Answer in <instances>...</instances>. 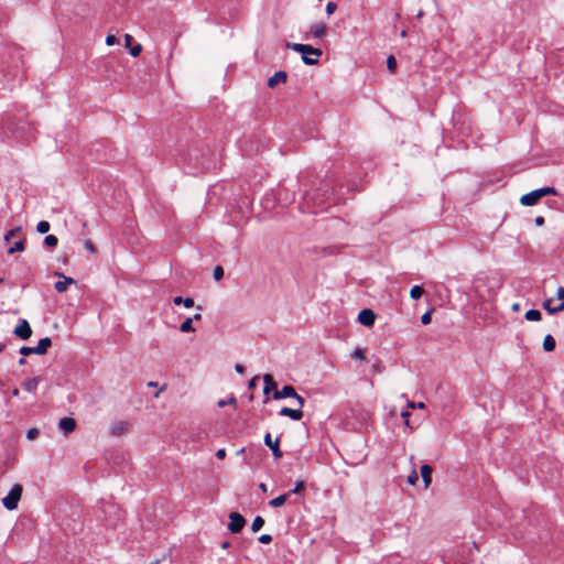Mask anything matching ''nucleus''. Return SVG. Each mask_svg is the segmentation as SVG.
<instances>
[{
  "label": "nucleus",
  "mask_w": 564,
  "mask_h": 564,
  "mask_svg": "<svg viewBox=\"0 0 564 564\" xmlns=\"http://www.w3.org/2000/svg\"><path fill=\"white\" fill-rule=\"evenodd\" d=\"M406 35V32L405 31H402L401 32V36H405Z\"/></svg>",
  "instance_id": "obj_62"
},
{
  "label": "nucleus",
  "mask_w": 564,
  "mask_h": 564,
  "mask_svg": "<svg viewBox=\"0 0 564 564\" xmlns=\"http://www.w3.org/2000/svg\"><path fill=\"white\" fill-rule=\"evenodd\" d=\"M258 541L261 543V544H269L272 542V536L270 534H261L259 538H258Z\"/></svg>",
  "instance_id": "obj_36"
},
{
  "label": "nucleus",
  "mask_w": 564,
  "mask_h": 564,
  "mask_svg": "<svg viewBox=\"0 0 564 564\" xmlns=\"http://www.w3.org/2000/svg\"><path fill=\"white\" fill-rule=\"evenodd\" d=\"M409 406L412 409H415V408L422 409V408H424V403L423 402H419V403L410 402Z\"/></svg>",
  "instance_id": "obj_47"
},
{
  "label": "nucleus",
  "mask_w": 564,
  "mask_h": 564,
  "mask_svg": "<svg viewBox=\"0 0 564 564\" xmlns=\"http://www.w3.org/2000/svg\"><path fill=\"white\" fill-rule=\"evenodd\" d=\"M336 9H337V4H336L335 2H332V1H330V2H328V3L326 4V13H327L328 15L333 14V13L335 12V10H336Z\"/></svg>",
  "instance_id": "obj_38"
},
{
  "label": "nucleus",
  "mask_w": 564,
  "mask_h": 564,
  "mask_svg": "<svg viewBox=\"0 0 564 564\" xmlns=\"http://www.w3.org/2000/svg\"><path fill=\"white\" fill-rule=\"evenodd\" d=\"M512 308H513V311H518L519 310V304H513Z\"/></svg>",
  "instance_id": "obj_58"
},
{
  "label": "nucleus",
  "mask_w": 564,
  "mask_h": 564,
  "mask_svg": "<svg viewBox=\"0 0 564 564\" xmlns=\"http://www.w3.org/2000/svg\"><path fill=\"white\" fill-rule=\"evenodd\" d=\"M229 546H230V543L228 541H224L221 543V549H224V550L228 549Z\"/></svg>",
  "instance_id": "obj_53"
},
{
  "label": "nucleus",
  "mask_w": 564,
  "mask_h": 564,
  "mask_svg": "<svg viewBox=\"0 0 564 564\" xmlns=\"http://www.w3.org/2000/svg\"><path fill=\"white\" fill-rule=\"evenodd\" d=\"M51 346H52L51 338L44 337L39 340L36 346H33V347L22 346L20 348V354L23 356H29L31 354L44 355Z\"/></svg>",
  "instance_id": "obj_6"
},
{
  "label": "nucleus",
  "mask_w": 564,
  "mask_h": 564,
  "mask_svg": "<svg viewBox=\"0 0 564 564\" xmlns=\"http://www.w3.org/2000/svg\"><path fill=\"white\" fill-rule=\"evenodd\" d=\"M19 364H20V365H24V364H26V359H25L24 357L20 358Z\"/></svg>",
  "instance_id": "obj_55"
},
{
  "label": "nucleus",
  "mask_w": 564,
  "mask_h": 564,
  "mask_svg": "<svg viewBox=\"0 0 564 564\" xmlns=\"http://www.w3.org/2000/svg\"><path fill=\"white\" fill-rule=\"evenodd\" d=\"M547 195H557L556 188L546 186V187H541V188L534 189L530 193L522 195L520 198V203L523 206H534L538 204V202L542 197L547 196Z\"/></svg>",
  "instance_id": "obj_3"
},
{
  "label": "nucleus",
  "mask_w": 564,
  "mask_h": 564,
  "mask_svg": "<svg viewBox=\"0 0 564 564\" xmlns=\"http://www.w3.org/2000/svg\"><path fill=\"white\" fill-rule=\"evenodd\" d=\"M387 67L390 73H394L397 69V59L393 55H389L387 58Z\"/></svg>",
  "instance_id": "obj_30"
},
{
  "label": "nucleus",
  "mask_w": 564,
  "mask_h": 564,
  "mask_svg": "<svg viewBox=\"0 0 564 564\" xmlns=\"http://www.w3.org/2000/svg\"><path fill=\"white\" fill-rule=\"evenodd\" d=\"M58 426L65 434H69L76 429V421L73 417H63L59 420Z\"/></svg>",
  "instance_id": "obj_14"
},
{
  "label": "nucleus",
  "mask_w": 564,
  "mask_h": 564,
  "mask_svg": "<svg viewBox=\"0 0 564 564\" xmlns=\"http://www.w3.org/2000/svg\"><path fill=\"white\" fill-rule=\"evenodd\" d=\"M4 347H6L4 344L0 343V352L3 351Z\"/></svg>",
  "instance_id": "obj_59"
},
{
  "label": "nucleus",
  "mask_w": 564,
  "mask_h": 564,
  "mask_svg": "<svg viewBox=\"0 0 564 564\" xmlns=\"http://www.w3.org/2000/svg\"><path fill=\"white\" fill-rule=\"evenodd\" d=\"M263 525H264V519L260 516H257L251 523V530H252V532H258L259 530L262 529Z\"/></svg>",
  "instance_id": "obj_27"
},
{
  "label": "nucleus",
  "mask_w": 564,
  "mask_h": 564,
  "mask_svg": "<svg viewBox=\"0 0 564 564\" xmlns=\"http://www.w3.org/2000/svg\"><path fill=\"white\" fill-rule=\"evenodd\" d=\"M556 297L557 299H564V288L563 286H560L556 291Z\"/></svg>",
  "instance_id": "obj_46"
},
{
  "label": "nucleus",
  "mask_w": 564,
  "mask_h": 564,
  "mask_svg": "<svg viewBox=\"0 0 564 564\" xmlns=\"http://www.w3.org/2000/svg\"><path fill=\"white\" fill-rule=\"evenodd\" d=\"M173 303L175 305H181L183 304L186 308H191L194 306V300L192 297H185L183 299L182 296L177 295L173 299Z\"/></svg>",
  "instance_id": "obj_21"
},
{
  "label": "nucleus",
  "mask_w": 564,
  "mask_h": 564,
  "mask_svg": "<svg viewBox=\"0 0 564 564\" xmlns=\"http://www.w3.org/2000/svg\"><path fill=\"white\" fill-rule=\"evenodd\" d=\"M85 248L91 253L96 251L95 246L90 240L85 241Z\"/></svg>",
  "instance_id": "obj_43"
},
{
  "label": "nucleus",
  "mask_w": 564,
  "mask_h": 564,
  "mask_svg": "<svg viewBox=\"0 0 564 564\" xmlns=\"http://www.w3.org/2000/svg\"><path fill=\"white\" fill-rule=\"evenodd\" d=\"M13 334L23 340L29 339L32 335V328L29 322L24 318H20Z\"/></svg>",
  "instance_id": "obj_8"
},
{
  "label": "nucleus",
  "mask_w": 564,
  "mask_h": 564,
  "mask_svg": "<svg viewBox=\"0 0 564 564\" xmlns=\"http://www.w3.org/2000/svg\"><path fill=\"white\" fill-rule=\"evenodd\" d=\"M288 78V74L284 70H279L274 73L268 80V86L270 88H274L279 83H285Z\"/></svg>",
  "instance_id": "obj_16"
},
{
  "label": "nucleus",
  "mask_w": 564,
  "mask_h": 564,
  "mask_svg": "<svg viewBox=\"0 0 564 564\" xmlns=\"http://www.w3.org/2000/svg\"><path fill=\"white\" fill-rule=\"evenodd\" d=\"M293 395H296V391H295L294 387L289 386V384L282 387L281 390H275L273 392L274 400L292 398Z\"/></svg>",
  "instance_id": "obj_12"
},
{
  "label": "nucleus",
  "mask_w": 564,
  "mask_h": 564,
  "mask_svg": "<svg viewBox=\"0 0 564 564\" xmlns=\"http://www.w3.org/2000/svg\"><path fill=\"white\" fill-rule=\"evenodd\" d=\"M213 276L216 281H219L224 276V269L220 265H216L213 271Z\"/></svg>",
  "instance_id": "obj_32"
},
{
  "label": "nucleus",
  "mask_w": 564,
  "mask_h": 564,
  "mask_svg": "<svg viewBox=\"0 0 564 564\" xmlns=\"http://www.w3.org/2000/svg\"><path fill=\"white\" fill-rule=\"evenodd\" d=\"M286 47L301 53L302 61L306 65H316L318 63V57L322 55V51L319 48L313 47L308 44L286 43Z\"/></svg>",
  "instance_id": "obj_2"
},
{
  "label": "nucleus",
  "mask_w": 564,
  "mask_h": 564,
  "mask_svg": "<svg viewBox=\"0 0 564 564\" xmlns=\"http://www.w3.org/2000/svg\"><path fill=\"white\" fill-rule=\"evenodd\" d=\"M401 416L405 420V425H409V416H410V412L409 411H402L401 412Z\"/></svg>",
  "instance_id": "obj_50"
},
{
  "label": "nucleus",
  "mask_w": 564,
  "mask_h": 564,
  "mask_svg": "<svg viewBox=\"0 0 564 564\" xmlns=\"http://www.w3.org/2000/svg\"><path fill=\"white\" fill-rule=\"evenodd\" d=\"M21 226H18L15 228H12L7 231L4 235V241L7 242L8 247V253L13 254L15 252H22L25 249V238H21L17 240L12 246H10L11 238L19 231H21Z\"/></svg>",
  "instance_id": "obj_5"
},
{
  "label": "nucleus",
  "mask_w": 564,
  "mask_h": 564,
  "mask_svg": "<svg viewBox=\"0 0 564 564\" xmlns=\"http://www.w3.org/2000/svg\"><path fill=\"white\" fill-rule=\"evenodd\" d=\"M245 452V448H241L237 452L238 455H242V453Z\"/></svg>",
  "instance_id": "obj_60"
},
{
  "label": "nucleus",
  "mask_w": 564,
  "mask_h": 564,
  "mask_svg": "<svg viewBox=\"0 0 564 564\" xmlns=\"http://www.w3.org/2000/svg\"><path fill=\"white\" fill-rule=\"evenodd\" d=\"M216 457L218 459H224L226 457V449L225 448H219L217 452H216Z\"/></svg>",
  "instance_id": "obj_44"
},
{
  "label": "nucleus",
  "mask_w": 564,
  "mask_h": 564,
  "mask_svg": "<svg viewBox=\"0 0 564 564\" xmlns=\"http://www.w3.org/2000/svg\"><path fill=\"white\" fill-rule=\"evenodd\" d=\"M58 276H62L64 279L62 281H57L54 285L55 290L58 293L65 292L70 284L76 283V281L73 278L65 276L62 273H58Z\"/></svg>",
  "instance_id": "obj_15"
},
{
  "label": "nucleus",
  "mask_w": 564,
  "mask_h": 564,
  "mask_svg": "<svg viewBox=\"0 0 564 564\" xmlns=\"http://www.w3.org/2000/svg\"><path fill=\"white\" fill-rule=\"evenodd\" d=\"M279 414L281 416H288L293 421H300L303 417V411L301 409H291L288 406H283Z\"/></svg>",
  "instance_id": "obj_13"
},
{
  "label": "nucleus",
  "mask_w": 564,
  "mask_h": 564,
  "mask_svg": "<svg viewBox=\"0 0 564 564\" xmlns=\"http://www.w3.org/2000/svg\"><path fill=\"white\" fill-rule=\"evenodd\" d=\"M288 498H289V494L280 495V496L273 498L272 500H270L269 506L272 508H279L285 503Z\"/></svg>",
  "instance_id": "obj_22"
},
{
  "label": "nucleus",
  "mask_w": 564,
  "mask_h": 564,
  "mask_svg": "<svg viewBox=\"0 0 564 564\" xmlns=\"http://www.w3.org/2000/svg\"><path fill=\"white\" fill-rule=\"evenodd\" d=\"M142 51V46L140 44H137L134 45L133 47L130 48V54L133 56V57H137L140 55Z\"/></svg>",
  "instance_id": "obj_37"
},
{
  "label": "nucleus",
  "mask_w": 564,
  "mask_h": 564,
  "mask_svg": "<svg viewBox=\"0 0 564 564\" xmlns=\"http://www.w3.org/2000/svg\"><path fill=\"white\" fill-rule=\"evenodd\" d=\"M235 370H236L238 373H240V375L245 373V367H243L242 365H240V364H237V365L235 366Z\"/></svg>",
  "instance_id": "obj_49"
},
{
  "label": "nucleus",
  "mask_w": 564,
  "mask_h": 564,
  "mask_svg": "<svg viewBox=\"0 0 564 564\" xmlns=\"http://www.w3.org/2000/svg\"><path fill=\"white\" fill-rule=\"evenodd\" d=\"M117 42H118V40L115 35H111V34L107 35V37H106L107 45L111 46V45L116 44Z\"/></svg>",
  "instance_id": "obj_41"
},
{
  "label": "nucleus",
  "mask_w": 564,
  "mask_h": 564,
  "mask_svg": "<svg viewBox=\"0 0 564 564\" xmlns=\"http://www.w3.org/2000/svg\"><path fill=\"white\" fill-rule=\"evenodd\" d=\"M2 281H3V280H2V278H0V283H1Z\"/></svg>",
  "instance_id": "obj_63"
},
{
  "label": "nucleus",
  "mask_w": 564,
  "mask_h": 564,
  "mask_svg": "<svg viewBox=\"0 0 564 564\" xmlns=\"http://www.w3.org/2000/svg\"><path fill=\"white\" fill-rule=\"evenodd\" d=\"M424 293V289L421 285H414L410 290V296L413 300H419Z\"/></svg>",
  "instance_id": "obj_28"
},
{
  "label": "nucleus",
  "mask_w": 564,
  "mask_h": 564,
  "mask_svg": "<svg viewBox=\"0 0 564 564\" xmlns=\"http://www.w3.org/2000/svg\"><path fill=\"white\" fill-rule=\"evenodd\" d=\"M50 228H51V225L46 220H41L36 225V231L39 234H46V232H48Z\"/></svg>",
  "instance_id": "obj_29"
},
{
  "label": "nucleus",
  "mask_w": 564,
  "mask_h": 564,
  "mask_svg": "<svg viewBox=\"0 0 564 564\" xmlns=\"http://www.w3.org/2000/svg\"><path fill=\"white\" fill-rule=\"evenodd\" d=\"M304 489H305V482H304V481H302V480H297V481L295 482L294 488H293V489H291L290 491H288L286 494H289V497H290L291 495H300V494H302V492L304 491Z\"/></svg>",
  "instance_id": "obj_26"
},
{
  "label": "nucleus",
  "mask_w": 564,
  "mask_h": 564,
  "mask_svg": "<svg viewBox=\"0 0 564 564\" xmlns=\"http://www.w3.org/2000/svg\"><path fill=\"white\" fill-rule=\"evenodd\" d=\"M552 302H553L552 299H547L543 302V307H544V310H546L547 313H549V310H555V306H552Z\"/></svg>",
  "instance_id": "obj_40"
},
{
  "label": "nucleus",
  "mask_w": 564,
  "mask_h": 564,
  "mask_svg": "<svg viewBox=\"0 0 564 564\" xmlns=\"http://www.w3.org/2000/svg\"><path fill=\"white\" fill-rule=\"evenodd\" d=\"M534 223L536 226H542L544 224V217H542V216L535 217Z\"/></svg>",
  "instance_id": "obj_48"
},
{
  "label": "nucleus",
  "mask_w": 564,
  "mask_h": 564,
  "mask_svg": "<svg viewBox=\"0 0 564 564\" xmlns=\"http://www.w3.org/2000/svg\"><path fill=\"white\" fill-rule=\"evenodd\" d=\"M226 404H228V401L220 400V401L218 402V406H219V408H223V406H225Z\"/></svg>",
  "instance_id": "obj_54"
},
{
  "label": "nucleus",
  "mask_w": 564,
  "mask_h": 564,
  "mask_svg": "<svg viewBox=\"0 0 564 564\" xmlns=\"http://www.w3.org/2000/svg\"><path fill=\"white\" fill-rule=\"evenodd\" d=\"M417 480H419V475H417V473H416L415 470H413V471L409 475V477H408V481H409V484L414 485Z\"/></svg>",
  "instance_id": "obj_39"
},
{
  "label": "nucleus",
  "mask_w": 564,
  "mask_h": 564,
  "mask_svg": "<svg viewBox=\"0 0 564 564\" xmlns=\"http://www.w3.org/2000/svg\"><path fill=\"white\" fill-rule=\"evenodd\" d=\"M39 379L37 378H31L23 382L22 387L28 392H34L37 388Z\"/></svg>",
  "instance_id": "obj_23"
},
{
  "label": "nucleus",
  "mask_w": 564,
  "mask_h": 564,
  "mask_svg": "<svg viewBox=\"0 0 564 564\" xmlns=\"http://www.w3.org/2000/svg\"><path fill=\"white\" fill-rule=\"evenodd\" d=\"M127 427H128L127 422L120 421V422L115 423L111 426L110 433L113 436H119V435L123 434L127 431Z\"/></svg>",
  "instance_id": "obj_19"
},
{
  "label": "nucleus",
  "mask_w": 564,
  "mask_h": 564,
  "mask_svg": "<svg viewBox=\"0 0 564 564\" xmlns=\"http://www.w3.org/2000/svg\"><path fill=\"white\" fill-rule=\"evenodd\" d=\"M292 398H294L296 400V402L299 403L300 406L304 405L305 399L302 395L296 393V395H293Z\"/></svg>",
  "instance_id": "obj_45"
},
{
  "label": "nucleus",
  "mask_w": 564,
  "mask_h": 564,
  "mask_svg": "<svg viewBox=\"0 0 564 564\" xmlns=\"http://www.w3.org/2000/svg\"><path fill=\"white\" fill-rule=\"evenodd\" d=\"M357 319L364 326H372L376 319V314L370 308H364L359 312Z\"/></svg>",
  "instance_id": "obj_10"
},
{
  "label": "nucleus",
  "mask_w": 564,
  "mask_h": 564,
  "mask_svg": "<svg viewBox=\"0 0 564 564\" xmlns=\"http://www.w3.org/2000/svg\"><path fill=\"white\" fill-rule=\"evenodd\" d=\"M310 29L316 39H323L327 33V26L325 23H314Z\"/></svg>",
  "instance_id": "obj_17"
},
{
  "label": "nucleus",
  "mask_w": 564,
  "mask_h": 564,
  "mask_svg": "<svg viewBox=\"0 0 564 564\" xmlns=\"http://www.w3.org/2000/svg\"><path fill=\"white\" fill-rule=\"evenodd\" d=\"M132 37L130 35H126V41L129 42Z\"/></svg>",
  "instance_id": "obj_61"
},
{
  "label": "nucleus",
  "mask_w": 564,
  "mask_h": 564,
  "mask_svg": "<svg viewBox=\"0 0 564 564\" xmlns=\"http://www.w3.org/2000/svg\"><path fill=\"white\" fill-rule=\"evenodd\" d=\"M0 128L21 139L31 138V127L22 117L4 115L1 117Z\"/></svg>",
  "instance_id": "obj_1"
},
{
  "label": "nucleus",
  "mask_w": 564,
  "mask_h": 564,
  "mask_svg": "<svg viewBox=\"0 0 564 564\" xmlns=\"http://www.w3.org/2000/svg\"><path fill=\"white\" fill-rule=\"evenodd\" d=\"M192 318H193V321H200L202 319V314L200 313H196Z\"/></svg>",
  "instance_id": "obj_52"
},
{
  "label": "nucleus",
  "mask_w": 564,
  "mask_h": 564,
  "mask_svg": "<svg viewBox=\"0 0 564 564\" xmlns=\"http://www.w3.org/2000/svg\"><path fill=\"white\" fill-rule=\"evenodd\" d=\"M355 359H359V360H364L365 359V352L361 348H356L354 351H352V355H351Z\"/></svg>",
  "instance_id": "obj_35"
},
{
  "label": "nucleus",
  "mask_w": 564,
  "mask_h": 564,
  "mask_svg": "<svg viewBox=\"0 0 564 564\" xmlns=\"http://www.w3.org/2000/svg\"><path fill=\"white\" fill-rule=\"evenodd\" d=\"M556 341L552 335H546L543 339V349L547 352H551L555 349Z\"/></svg>",
  "instance_id": "obj_20"
},
{
  "label": "nucleus",
  "mask_w": 564,
  "mask_h": 564,
  "mask_svg": "<svg viewBox=\"0 0 564 564\" xmlns=\"http://www.w3.org/2000/svg\"><path fill=\"white\" fill-rule=\"evenodd\" d=\"M432 473L433 468L430 465L424 464L421 466V476L425 488L432 482Z\"/></svg>",
  "instance_id": "obj_18"
},
{
  "label": "nucleus",
  "mask_w": 564,
  "mask_h": 564,
  "mask_svg": "<svg viewBox=\"0 0 564 564\" xmlns=\"http://www.w3.org/2000/svg\"><path fill=\"white\" fill-rule=\"evenodd\" d=\"M263 382H264V387H263V394L265 395V399H264V402H267L269 400V393L271 390H278L276 389V382L274 381V378L272 377V375L270 373H265L263 376Z\"/></svg>",
  "instance_id": "obj_11"
},
{
  "label": "nucleus",
  "mask_w": 564,
  "mask_h": 564,
  "mask_svg": "<svg viewBox=\"0 0 564 564\" xmlns=\"http://www.w3.org/2000/svg\"><path fill=\"white\" fill-rule=\"evenodd\" d=\"M58 243V239L54 235H48L44 238V245L47 247H56Z\"/></svg>",
  "instance_id": "obj_31"
},
{
  "label": "nucleus",
  "mask_w": 564,
  "mask_h": 564,
  "mask_svg": "<svg viewBox=\"0 0 564 564\" xmlns=\"http://www.w3.org/2000/svg\"><path fill=\"white\" fill-rule=\"evenodd\" d=\"M525 319L530 322H539L542 318V314L539 310H529L525 313Z\"/></svg>",
  "instance_id": "obj_24"
},
{
  "label": "nucleus",
  "mask_w": 564,
  "mask_h": 564,
  "mask_svg": "<svg viewBox=\"0 0 564 564\" xmlns=\"http://www.w3.org/2000/svg\"><path fill=\"white\" fill-rule=\"evenodd\" d=\"M180 330L182 333L195 332V328L193 327V318H186L184 322H182L180 325Z\"/></svg>",
  "instance_id": "obj_25"
},
{
  "label": "nucleus",
  "mask_w": 564,
  "mask_h": 564,
  "mask_svg": "<svg viewBox=\"0 0 564 564\" xmlns=\"http://www.w3.org/2000/svg\"><path fill=\"white\" fill-rule=\"evenodd\" d=\"M264 444L272 451V455L275 458H281L283 456V452L280 449V438L276 437L274 441H272L271 433H267L264 435Z\"/></svg>",
  "instance_id": "obj_9"
},
{
  "label": "nucleus",
  "mask_w": 564,
  "mask_h": 564,
  "mask_svg": "<svg viewBox=\"0 0 564 564\" xmlns=\"http://www.w3.org/2000/svg\"><path fill=\"white\" fill-rule=\"evenodd\" d=\"M431 319H432V311H427L425 312L422 316H421V322L423 325H427L431 323Z\"/></svg>",
  "instance_id": "obj_33"
},
{
  "label": "nucleus",
  "mask_w": 564,
  "mask_h": 564,
  "mask_svg": "<svg viewBox=\"0 0 564 564\" xmlns=\"http://www.w3.org/2000/svg\"><path fill=\"white\" fill-rule=\"evenodd\" d=\"M37 436H39V430L35 427H32L26 432V438L30 441L35 440Z\"/></svg>",
  "instance_id": "obj_34"
},
{
  "label": "nucleus",
  "mask_w": 564,
  "mask_h": 564,
  "mask_svg": "<svg viewBox=\"0 0 564 564\" xmlns=\"http://www.w3.org/2000/svg\"><path fill=\"white\" fill-rule=\"evenodd\" d=\"M229 520L228 530L234 534L241 532L246 525V519L239 512H230Z\"/></svg>",
  "instance_id": "obj_7"
},
{
  "label": "nucleus",
  "mask_w": 564,
  "mask_h": 564,
  "mask_svg": "<svg viewBox=\"0 0 564 564\" xmlns=\"http://www.w3.org/2000/svg\"><path fill=\"white\" fill-rule=\"evenodd\" d=\"M258 381H259V377H258V376L253 377L252 379H250V380H249V382H248V388H249V389H253V388H256V387H257Z\"/></svg>",
  "instance_id": "obj_42"
},
{
  "label": "nucleus",
  "mask_w": 564,
  "mask_h": 564,
  "mask_svg": "<svg viewBox=\"0 0 564 564\" xmlns=\"http://www.w3.org/2000/svg\"><path fill=\"white\" fill-rule=\"evenodd\" d=\"M148 386H149V387H156V386H158V383H156V382H153V381H150V382L148 383Z\"/></svg>",
  "instance_id": "obj_57"
},
{
  "label": "nucleus",
  "mask_w": 564,
  "mask_h": 564,
  "mask_svg": "<svg viewBox=\"0 0 564 564\" xmlns=\"http://www.w3.org/2000/svg\"><path fill=\"white\" fill-rule=\"evenodd\" d=\"M23 488L20 484L13 485L9 494L2 499V505L7 510H14L21 499Z\"/></svg>",
  "instance_id": "obj_4"
},
{
  "label": "nucleus",
  "mask_w": 564,
  "mask_h": 564,
  "mask_svg": "<svg viewBox=\"0 0 564 564\" xmlns=\"http://www.w3.org/2000/svg\"><path fill=\"white\" fill-rule=\"evenodd\" d=\"M237 401H236V398L235 397H231L228 401V403H231V404H235Z\"/></svg>",
  "instance_id": "obj_56"
},
{
  "label": "nucleus",
  "mask_w": 564,
  "mask_h": 564,
  "mask_svg": "<svg viewBox=\"0 0 564 564\" xmlns=\"http://www.w3.org/2000/svg\"><path fill=\"white\" fill-rule=\"evenodd\" d=\"M259 489H260L261 491H263V492H267L268 487H267V485H265L264 482H261V484H259Z\"/></svg>",
  "instance_id": "obj_51"
}]
</instances>
